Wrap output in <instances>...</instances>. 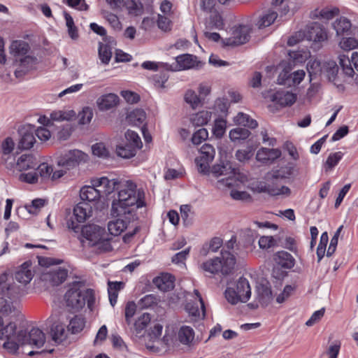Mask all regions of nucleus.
<instances>
[{
  "label": "nucleus",
  "instance_id": "obj_1",
  "mask_svg": "<svg viewBox=\"0 0 358 358\" xmlns=\"http://www.w3.org/2000/svg\"><path fill=\"white\" fill-rule=\"evenodd\" d=\"M91 182L96 186L103 197L118 190L117 199L112 202L111 213L113 216L131 214L134 210L145 206L144 192L137 190L136 185L132 181L127 180L121 184L118 179L110 180L103 176L94 178Z\"/></svg>",
  "mask_w": 358,
  "mask_h": 358
},
{
  "label": "nucleus",
  "instance_id": "obj_2",
  "mask_svg": "<svg viewBox=\"0 0 358 358\" xmlns=\"http://www.w3.org/2000/svg\"><path fill=\"white\" fill-rule=\"evenodd\" d=\"M85 285V280L73 281L69 285L64 295L66 306L76 310L82 309L87 303V308L92 310L95 304L94 289L88 288L84 291L81 289Z\"/></svg>",
  "mask_w": 358,
  "mask_h": 358
},
{
  "label": "nucleus",
  "instance_id": "obj_3",
  "mask_svg": "<svg viewBox=\"0 0 358 358\" xmlns=\"http://www.w3.org/2000/svg\"><path fill=\"white\" fill-rule=\"evenodd\" d=\"M221 257L210 259L201 265V268L210 274L221 273L227 275L232 273L236 264V258L229 251H221Z\"/></svg>",
  "mask_w": 358,
  "mask_h": 358
},
{
  "label": "nucleus",
  "instance_id": "obj_4",
  "mask_svg": "<svg viewBox=\"0 0 358 358\" xmlns=\"http://www.w3.org/2000/svg\"><path fill=\"white\" fill-rule=\"evenodd\" d=\"M80 231L83 238L89 241L92 246L100 245L106 251L110 250L112 246L108 238H105L106 230L97 224H88L83 226Z\"/></svg>",
  "mask_w": 358,
  "mask_h": 358
},
{
  "label": "nucleus",
  "instance_id": "obj_5",
  "mask_svg": "<svg viewBox=\"0 0 358 358\" xmlns=\"http://www.w3.org/2000/svg\"><path fill=\"white\" fill-rule=\"evenodd\" d=\"M124 136L125 142L117 146L116 152L122 158L129 159L136 155L143 143L138 134L132 130L128 129Z\"/></svg>",
  "mask_w": 358,
  "mask_h": 358
},
{
  "label": "nucleus",
  "instance_id": "obj_6",
  "mask_svg": "<svg viewBox=\"0 0 358 358\" xmlns=\"http://www.w3.org/2000/svg\"><path fill=\"white\" fill-rule=\"evenodd\" d=\"M92 213V206L87 202H79L73 208V216L67 221V227L78 234L80 224L85 222Z\"/></svg>",
  "mask_w": 358,
  "mask_h": 358
},
{
  "label": "nucleus",
  "instance_id": "obj_7",
  "mask_svg": "<svg viewBox=\"0 0 358 358\" xmlns=\"http://www.w3.org/2000/svg\"><path fill=\"white\" fill-rule=\"evenodd\" d=\"M17 287L14 285H8L6 283L0 284V313L3 315H8L13 313L15 314L17 312L16 305L17 303H15L8 301L6 297L11 299L15 296V294H17Z\"/></svg>",
  "mask_w": 358,
  "mask_h": 358
},
{
  "label": "nucleus",
  "instance_id": "obj_8",
  "mask_svg": "<svg viewBox=\"0 0 358 358\" xmlns=\"http://www.w3.org/2000/svg\"><path fill=\"white\" fill-rule=\"evenodd\" d=\"M176 63L172 64H163L166 70L171 71H183L191 69H199L202 66L201 61L198 60L196 55L191 54H182L176 57Z\"/></svg>",
  "mask_w": 358,
  "mask_h": 358
},
{
  "label": "nucleus",
  "instance_id": "obj_9",
  "mask_svg": "<svg viewBox=\"0 0 358 358\" xmlns=\"http://www.w3.org/2000/svg\"><path fill=\"white\" fill-rule=\"evenodd\" d=\"M87 155L79 150H71L62 154L57 160V165L64 170H70L87 161Z\"/></svg>",
  "mask_w": 358,
  "mask_h": 358
},
{
  "label": "nucleus",
  "instance_id": "obj_10",
  "mask_svg": "<svg viewBox=\"0 0 358 358\" xmlns=\"http://www.w3.org/2000/svg\"><path fill=\"white\" fill-rule=\"evenodd\" d=\"M18 341L21 345H29L40 348L45 342V335L42 330L36 327H33L28 333L25 330H20Z\"/></svg>",
  "mask_w": 358,
  "mask_h": 358
},
{
  "label": "nucleus",
  "instance_id": "obj_11",
  "mask_svg": "<svg viewBox=\"0 0 358 358\" xmlns=\"http://www.w3.org/2000/svg\"><path fill=\"white\" fill-rule=\"evenodd\" d=\"M200 156L195 159L198 171L203 175L210 173V163L213 160L215 150L213 145L204 143L199 150Z\"/></svg>",
  "mask_w": 358,
  "mask_h": 358
},
{
  "label": "nucleus",
  "instance_id": "obj_12",
  "mask_svg": "<svg viewBox=\"0 0 358 358\" xmlns=\"http://www.w3.org/2000/svg\"><path fill=\"white\" fill-rule=\"evenodd\" d=\"M2 334L6 338V341L3 344V348L10 354H16L21 345L18 341V331H17L16 324L15 322H10L3 329Z\"/></svg>",
  "mask_w": 358,
  "mask_h": 358
},
{
  "label": "nucleus",
  "instance_id": "obj_13",
  "mask_svg": "<svg viewBox=\"0 0 358 358\" xmlns=\"http://www.w3.org/2000/svg\"><path fill=\"white\" fill-rule=\"evenodd\" d=\"M305 36L307 40L315 43H322L328 39L327 31L324 27L316 22L307 25Z\"/></svg>",
  "mask_w": 358,
  "mask_h": 358
},
{
  "label": "nucleus",
  "instance_id": "obj_14",
  "mask_svg": "<svg viewBox=\"0 0 358 358\" xmlns=\"http://www.w3.org/2000/svg\"><path fill=\"white\" fill-rule=\"evenodd\" d=\"M34 131L35 127L31 124L24 125L19 129L20 135L18 143L19 149L29 150L34 146L36 143Z\"/></svg>",
  "mask_w": 358,
  "mask_h": 358
},
{
  "label": "nucleus",
  "instance_id": "obj_15",
  "mask_svg": "<svg viewBox=\"0 0 358 358\" xmlns=\"http://www.w3.org/2000/svg\"><path fill=\"white\" fill-rule=\"evenodd\" d=\"M250 39L248 29L240 25L233 30L231 36L224 41L226 45L235 46L244 44Z\"/></svg>",
  "mask_w": 358,
  "mask_h": 358
},
{
  "label": "nucleus",
  "instance_id": "obj_16",
  "mask_svg": "<svg viewBox=\"0 0 358 358\" xmlns=\"http://www.w3.org/2000/svg\"><path fill=\"white\" fill-rule=\"evenodd\" d=\"M119 103L120 98L114 93L103 94L96 101V106L101 112L108 111L116 108Z\"/></svg>",
  "mask_w": 358,
  "mask_h": 358
},
{
  "label": "nucleus",
  "instance_id": "obj_17",
  "mask_svg": "<svg viewBox=\"0 0 358 358\" xmlns=\"http://www.w3.org/2000/svg\"><path fill=\"white\" fill-rule=\"evenodd\" d=\"M271 101L281 107L290 106L296 101V95L285 90H278L271 96Z\"/></svg>",
  "mask_w": 358,
  "mask_h": 358
},
{
  "label": "nucleus",
  "instance_id": "obj_18",
  "mask_svg": "<svg viewBox=\"0 0 358 358\" xmlns=\"http://www.w3.org/2000/svg\"><path fill=\"white\" fill-rule=\"evenodd\" d=\"M80 197L82 200L81 202L94 204L99 201L103 196L96 186L92 184V185H85L80 189Z\"/></svg>",
  "mask_w": 358,
  "mask_h": 358
},
{
  "label": "nucleus",
  "instance_id": "obj_19",
  "mask_svg": "<svg viewBox=\"0 0 358 358\" xmlns=\"http://www.w3.org/2000/svg\"><path fill=\"white\" fill-rule=\"evenodd\" d=\"M281 156V151L275 148H260L256 155V159L263 164H271Z\"/></svg>",
  "mask_w": 358,
  "mask_h": 358
},
{
  "label": "nucleus",
  "instance_id": "obj_20",
  "mask_svg": "<svg viewBox=\"0 0 358 358\" xmlns=\"http://www.w3.org/2000/svg\"><path fill=\"white\" fill-rule=\"evenodd\" d=\"M38 64V59L34 56L24 55L19 60L20 69L15 71L16 77L25 75L30 70L34 69Z\"/></svg>",
  "mask_w": 358,
  "mask_h": 358
},
{
  "label": "nucleus",
  "instance_id": "obj_21",
  "mask_svg": "<svg viewBox=\"0 0 358 358\" xmlns=\"http://www.w3.org/2000/svg\"><path fill=\"white\" fill-rule=\"evenodd\" d=\"M31 265V261L24 262L19 269L15 271L14 274L15 279L24 285L29 283L33 278V273L30 269Z\"/></svg>",
  "mask_w": 358,
  "mask_h": 358
},
{
  "label": "nucleus",
  "instance_id": "obj_22",
  "mask_svg": "<svg viewBox=\"0 0 358 358\" xmlns=\"http://www.w3.org/2000/svg\"><path fill=\"white\" fill-rule=\"evenodd\" d=\"M173 275L169 273H163L153 279V284L160 290L167 292L172 289L174 287Z\"/></svg>",
  "mask_w": 358,
  "mask_h": 358
},
{
  "label": "nucleus",
  "instance_id": "obj_23",
  "mask_svg": "<svg viewBox=\"0 0 358 358\" xmlns=\"http://www.w3.org/2000/svg\"><path fill=\"white\" fill-rule=\"evenodd\" d=\"M211 173L215 177L220 176L230 177L235 175L236 169L232 166L231 162L229 161L222 162L212 166Z\"/></svg>",
  "mask_w": 358,
  "mask_h": 358
},
{
  "label": "nucleus",
  "instance_id": "obj_24",
  "mask_svg": "<svg viewBox=\"0 0 358 358\" xmlns=\"http://www.w3.org/2000/svg\"><path fill=\"white\" fill-rule=\"evenodd\" d=\"M37 166V159L31 154L22 155L17 161V168L20 171L34 169Z\"/></svg>",
  "mask_w": 358,
  "mask_h": 358
},
{
  "label": "nucleus",
  "instance_id": "obj_25",
  "mask_svg": "<svg viewBox=\"0 0 358 358\" xmlns=\"http://www.w3.org/2000/svg\"><path fill=\"white\" fill-rule=\"evenodd\" d=\"M277 179H271V175H267V187L268 190L273 189L274 194H268L271 196L285 195L287 196L291 194V189L285 185L280 186L276 182Z\"/></svg>",
  "mask_w": 358,
  "mask_h": 358
},
{
  "label": "nucleus",
  "instance_id": "obj_26",
  "mask_svg": "<svg viewBox=\"0 0 358 358\" xmlns=\"http://www.w3.org/2000/svg\"><path fill=\"white\" fill-rule=\"evenodd\" d=\"M337 36L350 35L351 34L352 23L347 17L341 16L332 24Z\"/></svg>",
  "mask_w": 358,
  "mask_h": 358
},
{
  "label": "nucleus",
  "instance_id": "obj_27",
  "mask_svg": "<svg viewBox=\"0 0 358 358\" xmlns=\"http://www.w3.org/2000/svg\"><path fill=\"white\" fill-rule=\"evenodd\" d=\"M236 291L241 298V302H247L251 296V289L248 280L241 277L237 281Z\"/></svg>",
  "mask_w": 358,
  "mask_h": 358
},
{
  "label": "nucleus",
  "instance_id": "obj_28",
  "mask_svg": "<svg viewBox=\"0 0 358 358\" xmlns=\"http://www.w3.org/2000/svg\"><path fill=\"white\" fill-rule=\"evenodd\" d=\"M276 263L286 269H291L294 266L295 259L291 254L286 251H279L275 255Z\"/></svg>",
  "mask_w": 358,
  "mask_h": 358
},
{
  "label": "nucleus",
  "instance_id": "obj_29",
  "mask_svg": "<svg viewBox=\"0 0 358 358\" xmlns=\"http://www.w3.org/2000/svg\"><path fill=\"white\" fill-rule=\"evenodd\" d=\"M295 166L292 163H287L278 169H273L268 175L271 176V179H286L293 175Z\"/></svg>",
  "mask_w": 358,
  "mask_h": 358
},
{
  "label": "nucleus",
  "instance_id": "obj_30",
  "mask_svg": "<svg viewBox=\"0 0 358 358\" xmlns=\"http://www.w3.org/2000/svg\"><path fill=\"white\" fill-rule=\"evenodd\" d=\"M124 283L121 281H108V294L110 305L114 307L117 303L119 292L124 289Z\"/></svg>",
  "mask_w": 358,
  "mask_h": 358
},
{
  "label": "nucleus",
  "instance_id": "obj_31",
  "mask_svg": "<svg viewBox=\"0 0 358 358\" xmlns=\"http://www.w3.org/2000/svg\"><path fill=\"white\" fill-rule=\"evenodd\" d=\"M29 44L21 40L13 41L10 46V52L15 56H24L30 51Z\"/></svg>",
  "mask_w": 358,
  "mask_h": 358
},
{
  "label": "nucleus",
  "instance_id": "obj_32",
  "mask_svg": "<svg viewBox=\"0 0 358 358\" xmlns=\"http://www.w3.org/2000/svg\"><path fill=\"white\" fill-rule=\"evenodd\" d=\"M194 338V331L189 326H182L178 332V338L180 343L190 346Z\"/></svg>",
  "mask_w": 358,
  "mask_h": 358
},
{
  "label": "nucleus",
  "instance_id": "obj_33",
  "mask_svg": "<svg viewBox=\"0 0 358 358\" xmlns=\"http://www.w3.org/2000/svg\"><path fill=\"white\" fill-rule=\"evenodd\" d=\"M320 71L326 75L330 81H334L338 72V66L336 62L327 61L322 64Z\"/></svg>",
  "mask_w": 358,
  "mask_h": 358
},
{
  "label": "nucleus",
  "instance_id": "obj_34",
  "mask_svg": "<svg viewBox=\"0 0 358 358\" xmlns=\"http://www.w3.org/2000/svg\"><path fill=\"white\" fill-rule=\"evenodd\" d=\"M124 8L128 11V14L132 16H140L143 13L144 7L139 0H125Z\"/></svg>",
  "mask_w": 358,
  "mask_h": 358
},
{
  "label": "nucleus",
  "instance_id": "obj_35",
  "mask_svg": "<svg viewBox=\"0 0 358 358\" xmlns=\"http://www.w3.org/2000/svg\"><path fill=\"white\" fill-rule=\"evenodd\" d=\"M127 221L118 218L108 222V229L111 235L116 236L120 235L127 229Z\"/></svg>",
  "mask_w": 358,
  "mask_h": 358
},
{
  "label": "nucleus",
  "instance_id": "obj_36",
  "mask_svg": "<svg viewBox=\"0 0 358 358\" xmlns=\"http://www.w3.org/2000/svg\"><path fill=\"white\" fill-rule=\"evenodd\" d=\"M344 154L341 152L331 153L323 164V169L326 173L331 171L343 157Z\"/></svg>",
  "mask_w": 358,
  "mask_h": 358
},
{
  "label": "nucleus",
  "instance_id": "obj_37",
  "mask_svg": "<svg viewBox=\"0 0 358 358\" xmlns=\"http://www.w3.org/2000/svg\"><path fill=\"white\" fill-rule=\"evenodd\" d=\"M49 280L53 285H59L64 282L68 275V271L66 268H59L52 270L49 273Z\"/></svg>",
  "mask_w": 358,
  "mask_h": 358
},
{
  "label": "nucleus",
  "instance_id": "obj_38",
  "mask_svg": "<svg viewBox=\"0 0 358 358\" xmlns=\"http://www.w3.org/2000/svg\"><path fill=\"white\" fill-rule=\"evenodd\" d=\"M258 301L262 306H266L271 301L273 294L271 287L262 285L257 290Z\"/></svg>",
  "mask_w": 358,
  "mask_h": 358
},
{
  "label": "nucleus",
  "instance_id": "obj_39",
  "mask_svg": "<svg viewBox=\"0 0 358 358\" xmlns=\"http://www.w3.org/2000/svg\"><path fill=\"white\" fill-rule=\"evenodd\" d=\"M52 339L57 343L60 344L66 338L65 327L62 324H57L51 327Z\"/></svg>",
  "mask_w": 358,
  "mask_h": 358
},
{
  "label": "nucleus",
  "instance_id": "obj_40",
  "mask_svg": "<svg viewBox=\"0 0 358 358\" xmlns=\"http://www.w3.org/2000/svg\"><path fill=\"white\" fill-rule=\"evenodd\" d=\"M234 122L236 124L248 127L250 129H255L258 126L257 122L252 119L250 115L243 113H238L234 117Z\"/></svg>",
  "mask_w": 358,
  "mask_h": 358
},
{
  "label": "nucleus",
  "instance_id": "obj_41",
  "mask_svg": "<svg viewBox=\"0 0 358 358\" xmlns=\"http://www.w3.org/2000/svg\"><path fill=\"white\" fill-rule=\"evenodd\" d=\"M222 239L219 237L213 238L209 243H206L203 245L201 249L200 254L206 256L208 255L209 251L217 252L222 245Z\"/></svg>",
  "mask_w": 358,
  "mask_h": 358
},
{
  "label": "nucleus",
  "instance_id": "obj_42",
  "mask_svg": "<svg viewBox=\"0 0 358 358\" xmlns=\"http://www.w3.org/2000/svg\"><path fill=\"white\" fill-rule=\"evenodd\" d=\"M209 17V27L211 29H216L222 30L224 27V22L222 14L217 10L210 13Z\"/></svg>",
  "mask_w": 358,
  "mask_h": 358
},
{
  "label": "nucleus",
  "instance_id": "obj_43",
  "mask_svg": "<svg viewBox=\"0 0 358 358\" xmlns=\"http://www.w3.org/2000/svg\"><path fill=\"white\" fill-rule=\"evenodd\" d=\"M211 118V113L207 110L199 111L191 118L192 123L196 127L206 124Z\"/></svg>",
  "mask_w": 358,
  "mask_h": 358
},
{
  "label": "nucleus",
  "instance_id": "obj_44",
  "mask_svg": "<svg viewBox=\"0 0 358 358\" xmlns=\"http://www.w3.org/2000/svg\"><path fill=\"white\" fill-rule=\"evenodd\" d=\"M277 17L278 14L276 12L268 10L260 17L257 24L259 29L267 27L274 22Z\"/></svg>",
  "mask_w": 358,
  "mask_h": 358
},
{
  "label": "nucleus",
  "instance_id": "obj_45",
  "mask_svg": "<svg viewBox=\"0 0 358 358\" xmlns=\"http://www.w3.org/2000/svg\"><path fill=\"white\" fill-rule=\"evenodd\" d=\"M99 57L104 64H108L112 57L111 47L108 44L99 43Z\"/></svg>",
  "mask_w": 358,
  "mask_h": 358
},
{
  "label": "nucleus",
  "instance_id": "obj_46",
  "mask_svg": "<svg viewBox=\"0 0 358 358\" xmlns=\"http://www.w3.org/2000/svg\"><path fill=\"white\" fill-rule=\"evenodd\" d=\"M250 131L246 128L237 127L229 131V138L233 142L245 140L250 135Z\"/></svg>",
  "mask_w": 358,
  "mask_h": 358
},
{
  "label": "nucleus",
  "instance_id": "obj_47",
  "mask_svg": "<svg viewBox=\"0 0 358 358\" xmlns=\"http://www.w3.org/2000/svg\"><path fill=\"white\" fill-rule=\"evenodd\" d=\"M85 324V319L82 317L76 315L70 320L68 329L72 334H77L83 329Z\"/></svg>",
  "mask_w": 358,
  "mask_h": 358
},
{
  "label": "nucleus",
  "instance_id": "obj_48",
  "mask_svg": "<svg viewBox=\"0 0 358 358\" xmlns=\"http://www.w3.org/2000/svg\"><path fill=\"white\" fill-rule=\"evenodd\" d=\"M339 64L341 66L343 73L350 77L353 76L355 71L354 69L352 67V58L350 59L348 56L345 55H339Z\"/></svg>",
  "mask_w": 358,
  "mask_h": 358
},
{
  "label": "nucleus",
  "instance_id": "obj_49",
  "mask_svg": "<svg viewBox=\"0 0 358 358\" xmlns=\"http://www.w3.org/2000/svg\"><path fill=\"white\" fill-rule=\"evenodd\" d=\"M339 46L345 51H350L358 48V40L353 37H343Z\"/></svg>",
  "mask_w": 358,
  "mask_h": 358
},
{
  "label": "nucleus",
  "instance_id": "obj_50",
  "mask_svg": "<svg viewBox=\"0 0 358 358\" xmlns=\"http://www.w3.org/2000/svg\"><path fill=\"white\" fill-rule=\"evenodd\" d=\"M128 118L134 124H141L145 121L146 115L143 109H136L130 113Z\"/></svg>",
  "mask_w": 358,
  "mask_h": 358
},
{
  "label": "nucleus",
  "instance_id": "obj_51",
  "mask_svg": "<svg viewBox=\"0 0 358 358\" xmlns=\"http://www.w3.org/2000/svg\"><path fill=\"white\" fill-rule=\"evenodd\" d=\"M151 320L150 315L145 313L141 315L134 322V328L138 334L145 329Z\"/></svg>",
  "mask_w": 358,
  "mask_h": 358
},
{
  "label": "nucleus",
  "instance_id": "obj_52",
  "mask_svg": "<svg viewBox=\"0 0 358 358\" xmlns=\"http://www.w3.org/2000/svg\"><path fill=\"white\" fill-rule=\"evenodd\" d=\"M168 71H170L163 69V71H159V73H157L155 76H153L152 80L155 87L161 88L164 87V84L166 83L169 78Z\"/></svg>",
  "mask_w": 358,
  "mask_h": 358
},
{
  "label": "nucleus",
  "instance_id": "obj_53",
  "mask_svg": "<svg viewBox=\"0 0 358 358\" xmlns=\"http://www.w3.org/2000/svg\"><path fill=\"white\" fill-rule=\"evenodd\" d=\"M185 101L189 103L192 108H196L201 103L200 97L194 90H188L185 94Z\"/></svg>",
  "mask_w": 358,
  "mask_h": 358
},
{
  "label": "nucleus",
  "instance_id": "obj_54",
  "mask_svg": "<svg viewBox=\"0 0 358 358\" xmlns=\"http://www.w3.org/2000/svg\"><path fill=\"white\" fill-rule=\"evenodd\" d=\"M157 303V297L154 294H147L138 301V305L140 308L146 309L156 305Z\"/></svg>",
  "mask_w": 358,
  "mask_h": 358
},
{
  "label": "nucleus",
  "instance_id": "obj_55",
  "mask_svg": "<svg viewBox=\"0 0 358 358\" xmlns=\"http://www.w3.org/2000/svg\"><path fill=\"white\" fill-rule=\"evenodd\" d=\"M93 117V110L92 109L89 107L86 106L84 107L78 113V122L81 124H86L91 122L92 119Z\"/></svg>",
  "mask_w": 358,
  "mask_h": 358
},
{
  "label": "nucleus",
  "instance_id": "obj_56",
  "mask_svg": "<svg viewBox=\"0 0 358 358\" xmlns=\"http://www.w3.org/2000/svg\"><path fill=\"white\" fill-rule=\"evenodd\" d=\"M38 172V175L41 178L42 180L48 179L51 177L53 169L52 166L48 165L46 163H42L38 164L36 167Z\"/></svg>",
  "mask_w": 358,
  "mask_h": 358
},
{
  "label": "nucleus",
  "instance_id": "obj_57",
  "mask_svg": "<svg viewBox=\"0 0 358 358\" xmlns=\"http://www.w3.org/2000/svg\"><path fill=\"white\" fill-rule=\"evenodd\" d=\"M254 149L252 146L244 150H238L236 152V158L241 162L249 160L253 155Z\"/></svg>",
  "mask_w": 358,
  "mask_h": 358
},
{
  "label": "nucleus",
  "instance_id": "obj_58",
  "mask_svg": "<svg viewBox=\"0 0 358 358\" xmlns=\"http://www.w3.org/2000/svg\"><path fill=\"white\" fill-rule=\"evenodd\" d=\"M225 298L232 305L237 304L241 301V296L238 294L234 288L227 287L224 292Z\"/></svg>",
  "mask_w": 358,
  "mask_h": 358
},
{
  "label": "nucleus",
  "instance_id": "obj_59",
  "mask_svg": "<svg viewBox=\"0 0 358 358\" xmlns=\"http://www.w3.org/2000/svg\"><path fill=\"white\" fill-rule=\"evenodd\" d=\"M208 137V132L206 129L201 128L194 133L192 137V142L194 145H199Z\"/></svg>",
  "mask_w": 358,
  "mask_h": 358
},
{
  "label": "nucleus",
  "instance_id": "obj_60",
  "mask_svg": "<svg viewBox=\"0 0 358 358\" xmlns=\"http://www.w3.org/2000/svg\"><path fill=\"white\" fill-rule=\"evenodd\" d=\"M276 245V240L271 236H263L259 239V245L262 249H268Z\"/></svg>",
  "mask_w": 358,
  "mask_h": 358
},
{
  "label": "nucleus",
  "instance_id": "obj_61",
  "mask_svg": "<svg viewBox=\"0 0 358 358\" xmlns=\"http://www.w3.org/2000/svg\"><path fill=\"white\" fill-rule=\"evenodd\" d=\"M185 310L189 315L194 317L195 319L199 318L201 316V310L199 308V305L196 301H189L185 305Z\"/></svg>",
  "mask_w": 358,
  "mask_h": 358
},
{
  "label": "nucleus",
  "instance_id": "obj_62",
  "mask_svg": "<svg viewBox=\"0 0 358 358\" xmlns=\"http://www.w3.org/2000/svg\"><path fill=\"white\" fill-rule=\"evenodd\" d=\"M63 3L79 10H87L89 9V6L85 0H63Z\"/></svg>",
  "mask_w": 358,
  "mask_h": 358
},
{
  "label": "nucleus",
  "instance_id": "obj_63",
  "mask_svg": "<svg viewBox=\"0 0 358 358\" xmlns=\"http://www.w3.org/2000/svg\"><path fill=\"white\" fill-rule=\"evenodd\" d=\"M92 150L95 156L104 158L108 157V151L102 143H95L92 145Z\"/></svg>",
  "mask_w": 358,
  "mask_h": 358
},
{
  "label": "nucleus",
  "instance_id": "obj_64",
  "mask_svg": "<svg viewBox=\"0 0 358 358\" xmlns=\"http://www.w3.org/2000/svg\"><path fill=\"white\" fill-rule=\"evenodd\" d=\"M229 106V101L226 98H218L215 102V110L223 114L227 113Z\"/></svg>",
  "mask_w": 358,
  "mask_h": 358
}]
</instances>
